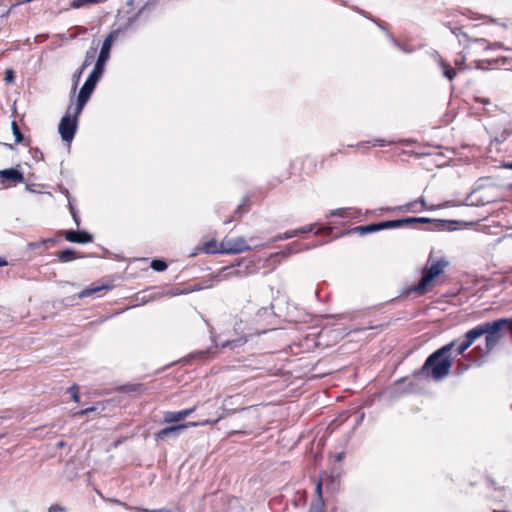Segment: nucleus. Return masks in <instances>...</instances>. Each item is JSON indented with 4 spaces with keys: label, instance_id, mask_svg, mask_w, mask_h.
<instances>
[{
    "label": "nucleus",
    "instance_id": "1",
    "mask_svg": "<svg viewBox=\"0 0 512 512\" xmlns=\"http://www.w3.org/2000/svg\"><path fill=\"white\" fill-rule=\"evenodd\" d=\"M458 340H453L432 352L423 363L422 367L413 373V377L431 378L439 381L445 378L453 365L451 351L456 346Z\"/></svg>",
    "mask_w": 512,
    "mask_h": 512
},
{
    "label": "nucleus",
    "instance_id": "2",
    "mask_svg": "<svg viewBox=\"0 0 512 512\" xmlns=\"http://www.w3.org/2000/svg\"><path fill=\"white\" fill-rule=\"evenodd\" d=\"M448 265L449 262L446 259L441 258L434 261L430 254L427 264L421 271V278L419 282L406 289L405 294L407 296L411 293H416L419 296L424 295L428 290V286L444 272Z\"/></svg>",
    "mask_w": 512,
    "mask_h": 512
},
{
    "label": "nucleus",
    "instance_id": "3",
    "mask_svg": "<svg viewBox=\"0 0 512 512\" xmlns=\"http://www.w3.org/2000/svg\"><path fill=\"white\" fill-rule=\"evenodd\" d=\"M507 325H512V318H499L476 326L479 334L485 335V353H489L495 348Z\"/></svg>",
    "mask_w": 512,
    "mask_h": 512
},
{
    "label": "nucleus",
    "instance_id": "4",
    "mask_svg": "<svg viewBox=\"0 0 512 512\" xmlns=\"http://www.w3.org/2000/svg\"><path fill=\"white\" fill-rule=\"evenodd\" d=\"M109 40H104L99 52V55L97 57V60L95 62L94 68L90 72L89 76L87 77L86 81L84 82L83 86L84 88H87L94 92L97 83L102 78L104 71H105V65L108 62L110 58L111 48L112 46L109 45Z\"/></svg>",
    "mask_w": 512,
    "mask_h": 512
},
{
    "label": "nucleus",
    "instance_id": "5",
    "mask_svg": "<svg viewBox=\"0 0 512 512\" xmlns=\"http://www.w3.org/2000/svg\"><path fill=\"white\" fill-rule=\"evenodd\" d=\"M150 3L146 2L137 12L130 14L127 18L119 24V26L112 30L104 40H109V45L112 46L113 42L118 38L120 34L127 32H135L138 28L137 22L141 16H143L147 10H149Z\"/></svg>",
    "mask_w": 512,
    "mask_h": 512
},
{
    "label": "nucleus",
    "instance_id": "6",
    "mask_svg": "<svg viewBox=\"0 0 512 512\" xmlns=\"http://www.w3.org/2000/svg\"><path fill=\"white\" fill-rule=\"evenodd\" d=\"M400 227H414L415 224H427L428 226L425 230L428 231H443L447 228L448 225L456 224L457 221L454 220H442V219H432L428 217H415L408 216L399 219Z\"/></svg>",
    "mask_w": 512,
    "mask_h": 512
},
{
    "label": "nucleus",
    "instance_id": "7",
    "mask_svg": "<svg viewBox=\"0 0 512 512\" xmlns=\"http://www.w3.org/2000/svg\"><path fill=\"white\" fill-rule=\"evenodd\" d=\"M71 109L72 105H69L66 114L61 118L58 125V132L65 142H71L74 139L78 128V119L72 116Z\"/></svg>",
    "mask_w": 512,
    "mask_h": 512
},
{
    "label": "nucleus",
    "instance_id": "8",
    "mask_svg": "<svg viewBox=\"0 0 512 512\" xmlns=\"http://www.w3.org/2000/svg\"><path fill=\"white\" fill-rule=\"evenodd\" d=\"M250 246L247 244L244 238L236 239H223L220 243L219 254H237L247 250H250Z\"/></svg>",
    "mask_w": 512,
    "mask_h": 512
},
{
    "label": "nucleus",
    "instance_id": "9",
    "mask_svg": "<svg viewBox=\"0 0 512 512\" xmlns=\"http://www.w3.org/2000/svg\"><path fill=\"white\" fill-rule=\"evenodd\" d=\"M245 263L246 261L242 259L236 264L225 266L219 270L218 276L220 279H228L231 277H241L247 275L251 261H249L248 264Z\"/></svg>",
    "mask_w": 512,
    "mask_h": 512
},
{
    "label": "nucleus",
    "instance_id": "10",
    "mask_svg": "<svg viewBox=\"0 0 512 512\" xmlns=\"http://www.w3.org/2000/svg\"><path fill=\"white\" fill-rule=\"evenodd\" d=\"M71 243L87 244L93 242V235L86 230H62L59 232Z\"/></svg>",
    "mask_w": 512,
    "mask_h": 512
},
{
    "label": "nucleus",
    "instance_id": "11",
    "mask_svg": "<svg viewBox=\"0 0 512 512\" xmlns=\"http://www.w3.org/2000/svg\"><path fill=\"white\" fill-rule=\"evenodd\" d=\"M444 25L451 31L452 34H454L459 39L460 43H462V39H463L464 41H473L481 46H484L485 49H488V46H490V42L484 38H474V39L470 38L467 35V33H465L463 31L462 26H457L456 24H453L450 21L445 22Z\"/></svg>",
    "mask_w": 512,
    "mask_h": 512
},
{
    "label": "nucleus",
    "instance_id": "12",
    "mask_svg": "<svg viewBox=\"0 0 512 512\" xmlns=\"http://www.w3.org/2000/svg\"><path fill=\"white\" fill-rule=\"evenodd\" d=\"M0 178L3 183H11L13 185L23 183L25 181L24 174L20 166L0 170Z\"/></svg>",
    "mask_w": 512,
    "mask_h": 512
},
{
    "label": "nucleus",
    "instance_id": "13",
    "mask_svg": "<svg viewBox=\"0 0 512 512\" xmlns=\"http://www.w3.org/2000/svg\"><path fill=\"white\" fill-rule=\"evenodd\" d=\"M184 430H186V425L173 424L156 432L154 438L156 441L167 438L176 439Z\"/></svg>",
    "mask_w": 512,
    "mask_h": 512
},
{
    "label": "nucleus",
    "instance_id": "14",
    "mask_svg": "<svg viewBox=\"0 0 512 512\" xmlns=\"http://www.w3.org/2000/svg\"><path fill=\"white\" fill-rule=\"evenodd\" d=\"M196 407H191L179 411H165L163 414V422L164 423H174L181 424L180 421L184 420L186 417L190 416Z\"/></svg>",
    "mask_w": 512,
    "mask_h": 512
},
{
    "label": "nucleus",
    "instance_id": "15",
    "mask_svg": "<svg viewBox=\"0 0 512 512\" xmlns=\"http://www.w3.org/2000/svg\"><path fill=\"white\" fill-rule=\"evenodd\" d=\"M481 335L479 334L476 327L468 330L463 337V340L456 347V353L458 355L463 354Z\"/></svg>",
    "mask_w": 512,
    "mask_h": 512
},
{
    "label": "nucleus",
    "instance_id": "16",
    "mask_svg": "<svg viewBox=\"0 0 512 512\" xmlns=\"http://www.w3.org/2000/svg\"><path fill=\"white\" fill-rule=\"evenodd\" d=\"M92 94H93V91H91L87 88L81 87V89L78 93V96H77L75 107H74V113L72 114L73 117H76V119H78L79 115L82 113L85 105L91 98Z\"/></svg>",
    "mask_w": 512,
    "mask_h": 512
},
{
    "label": "nucleus",
    "instance_id": "17",
    "mask_svg": "<svg viewBox=\"0 0 512 512\" xmlns=\"http://www.w3.org/2000/svg\"><path fill=\"white\" fill-rule=\"evenodd\" d=\"M381 211L386 213H395V212H401V213H419L421 212V209L417 206V202L415 200L410 201L406 204L395 206V207H386L382 208Z\"/></svg>",
    "mask_w": 512,
    "mask_h": 512
},
{
    "label": "nucleus",
    "instance_id": "18",
    "mask_svg": "<svg viewBox=\"0 0 512 512\" xmlns=\"http://www.w3.org/2000/svg\"><path fill=\"white\" fill-rule=\"evenodd\" d=\"M56 256L61 263L71 262L73 260L84 257L82 254L78 253L75 249L70 247L58 251Z\"/></svg>",
    "mask_w": 512,
    "mask_h": 512
},
{
    "label": "nucleus",
    "instance_id": "19",
    "mask_svg": "<svg viewBox=\"0 0 512 512\" xmlns=\"http://www.w3.org/2000/svg\"><path fill=\"white\" fill-rule=\"evenodd\" d=\"M375 232H377V227H376V223L373 222V223H369L367 225H361V226L354 227V228L342 233L341 235L357 233V234L363 236V235L375 233Z\"/></svg>",
    "mask_w": 512,
    "mask_h": 512
},
{
    "label": "nucleus",
    "instance_id": "20",
    "mask_svg": "<svg viewBox=\"0 0 512 512\" xmlns=\"http://www.w3.org/2000/svg\"><path fill=\"white\" fill-rule=\"evenodd\" d=\"M111 288H112V285H109V284L92 285L90 287H87V288L83 289L79 293V298L83 299V298L89 297L91 295H94V294H96V293H98L100 291L110 290Z\"/></svg>",
    "mask_w": 512,
    "mask_h": 512
},
{
    "label": "nucleus",
    "instance_id": "21",
    "mask_svg": "<svg viewBox=\"0 0 512 512\" xmlns=\"http://www.w3.org/2000/svg\"><path fill=\"white\" fill-rule=\"evenodd\" d=\"M386 37L395 48L399 49L400 51H402L406 54H410L415 51V49L413 47L408 46V45L403 44L400 41H398L390 32H386Z\"/></svg>",
    "mask_w": 512,
    "mask_h": 512
},
{
    "label": "nucleus",
    "instance_id": "22",
    "mask_svg": "<svg viewBox=\"0 0 512 512\" xmlns=\"http://www.w3.org/2000/svg\"><path fill=\"white\" fill-rule=\"evenodd\" d=\"M65 194H66V197L68 200V209L72 216L73 222L75 223V225L77 227H79L81 225V219L78 215V211H77L76 207L73 204L74 199L71 197V195L69 194V191L67 189H65Z\"/></svg>",
    "mask_w": 512,
    "mask_h": 512
},
{
    "label": "nucleus",
    "instance_id": "23",
    "mask_svg": "<svg viewBox=\"0 0 512 512\" xmlns=\"http://www.w3.org/2000/svg\"><path fill=\"white\" fill-rule=\"evenodd\" d=\"M106 1L107 0H72L69 4V8L80 9L88 5H96Z\"/></svg>",
    "mask_w": 512,
    "mask_h": 512
},
{
    "label": "nucleus",
    "instance_id": "24",
    "mask_svg": "<svg viewBox=\"0 0 512 512\" xmlns=\"http://www.w3.org/2000/svg\"><path fill=\"white\" fill-rule=\"evenodd\" d=\"M246 342H247L246 337H238L236 339L227 340V341L223 342L221 344V348H223V349L229 348V349L233 350V349L243 346Z\"/></svg>",
    "mask_w": 512,
    "mask_h": 512
},
{
    "label": "nucleus",
    "instance_id": "25",
    "mask_svg": "<svg viewBox=\"0 0 512 512\" xmlns=\"http://www.w3.org/2000/svg\"><path fill=\"white\" fill-rule=\"evenodd\" d=\"M145 390H146L145 386L141 383H133V384L128 383V384H124L120 387V391L125 392V393H132V392L141 393Z\"/></svg>",
    "mask_w": 512,
    "mask_h": 512
},
{
    "label": "nucleus",
    "instance_id": "26",
    "mask_svg": "<svg viewBox=\"0 0 512 512\" xmlns=\"http://www.w3.org/2000/svg\"><path fill=\"white\" fill-rule=\"evenodd\" d=\"M309 249V247H305V248H299V243L298 242H293L289 245H287L281 252L280 254H282L284 257H288L292 254H295L301 250H307Z\"/></svg>",
    "mask_w": 512,
    "mask_h": 512
},
{
    "label": "nucleus",
    "instance_id": "27",
    "mask_svg": "<svg viewBox=\"0 0 512 512\" xmlns=\"http://www.w3.org/2000/svg\"><path fill=\"white\" fill-rule=\"evenodd\" d=\"M415 202H417V206L419 207V209H421V212L424 211V210H429V211H433V210H437V209H440L444 206H448V203L447 204H444V205H427L426 203V200L423 196L417 198L415 200Z\"/></svg>",
    "mask_w": 512,
    "mask_h": 512
},
{
    "label": "nucleus",
    "instance_id": "28",
    "mask_svg": "<svg viewBox=\"0 0 512 512\" xmlns=\"http://www.w3.org/2000/svg\"><path fill=\"white\" fill-rule=\"evenodd\" d=\"M231 400H232V397L228 398V399H225L224 402H223V406H222V414L219 416V419H222L224 417H227L231 414H234L238 411H242V410H246L247 408H241V409H232V408H229L228 406L231 404Z\"/></svg>",
    "mask_w": 512,
    "mask_h": 512
},
{
    "label": "nucleus",
    "instance_id": "29",
    "mask_svg": "<svg viewBox=\"0 0 512 512\" xmlns=\"http://www.w3.org/2000/svg\"><path fill=\"white\" fill-rule=\"evenodd\" d=\"M440 65L443 69V76L452 81L457 75L456 70L451 65L445 63L443 60L440 61Z\"/></svg>",
    "mask_w": 512,
    "mask_h": 512
},
{
    "label": "nucleus",
    "instance_id": "30",
    "mask_svg": "<svg viewBox=\"0 0 512 512\" xmlns=\"http://www.w3.org/2000/svg\"><path fill=\"white\" fill-rule=\"evenodd\" d=\"M11 130L17 144L23 143L25 141V136L21 132L20 127L15 120L11 122Z\"/></svg>",
    "mask_w": 512,
    "mask_h": 512
},
{
    "label": "nucleus",
    "instance_id": "31",
    "mask_svg": "<svg viewBox=\"0 0 512 512\" xmlns=\"http://www.w3.org/2000/svg\"><path fill=\"white\" fill-rule=\"evenodd\" d=\"M220 244L216 242V240L212 239L207 241L203 246V251L207 254H216L219 253Z\"/></svg>",
    "mask_w": 512,
    "mask_h": 512
},
{
    "label": "nucleus",
    "instance_id": "32",
    "mask_svg": "<svg viewBox=\"0 0 512 512\" xmlns=\"http://www.w3.org/2000/svg\"><path fill=\"white\" fill-rule=\"evenodd\" d=\"M95 55H96V48L91 47L89 50H87L85 59H84L82 65L80 66L81 70H85L88 66H90L92 64V62L95 59Z\"/></svg>",
    "mask_w": 512,
    "mask_h": 512
},
{
    "label": "nucleus",
    "instance_id": "33",
    "mask_svg": "<svg viewBox=\"0 0 512 512\" xmlns=\"http://www.w3.org/2000/svg\"><path fill=\"white\" fill-rule=\"evenodd\" d=\"M150 267L156 272H163L167 269L168 264L164 259L156 258L151 261Z\"/></svg>",
    "mask_w": 512,
    "mask_h": 512
},
{
    "label": "nucleus",
    "instance_id": "34",
    "mask_svg": "<svg viewBox=\"0 0 512 512\" xmlns=\"http://www.w3.org/2000/svg\"><path fill=\"white\" fill-rule=\"evenodd\" d=\"M298 235V231H294V230H290V231H286L282 234H278L276 236H274L271 241L272 242H277V241H282V240H287V239H291L293 237H296Z\"/></svg>",
    "mask_w": 512,
    "mask_h": 512
},
{
    "label": "nucleus",
    "instance_id": "35",
    "mask_svg": "<svg viewBox=\"0 0 512 512\" xmlns=\"http://www.w3.org/2000/svg\"><path fill=\"white\" fill-rule=\"evenodd\" d=\"M350 208H339V209H335V210H331L329 212V214L327 215V217H333V216H337V217H341V218H347L350 216Z\"/></svg>",
    "mask_w": 512,
    "mask_h": 512
},
{
    "label": "nucleus",
    "instance_id": "36",
    "mask_svg": "<svg viewBox=\"0 0 512 512\" xmlns=\"http://www.w3.org/2000/svg\"><path fill=\"white\" fill-rule=\"evenodd\" d=\"M67 393L71 395V398L75 403L80 402V395H79V391H78V386L76 384L68 387Z\"/></svg>",
    "mask_w": 512,
    "mask_h": 512
},
{
    "label": "nucleus",
    "instance_id": "37",
    "mask_svg": "<svg viewBox=\"0 0 512 512\" xmlns=\"http://www.w3.org/2000/svg\"><path fill=\"white\" fill-rule=\"evenodd\" d=\"M351 9L353 11H355L356 13L360 14L361 16L365 17L366 19L372 21L373 23L375 22V20L377 18H375L374 16H372V14H370L369 12L357 7V6H352Z\"/></svg>",
    "mask_w": 512,
    "mask_h": 512
},
{
    "label": "nucleus",
    "instance_id": "38",
    "mask_svg": "<svg viewBox=\"0 0 512 512\" xmlns=\"http://www.w3.org/2000/svg\"><path fill=\"white\" fill-rule=\"evenodd\" d=\"M512 134V129H504L501 134L495 138V141L498 143H502L508 139V137Z\"/></svg>",
    "mask_w": 512,
    "mask_h": 512
},
{
    "label": "nucleus",
    "instance_id": "39",
    "mask_svg": "<svg viewBox=\"0 0 512 512\" xmlns=\"http://www.w3.org/2000/svg\"><path fill=\"white\" fill-rule=\"evenodd\" d=\"M4 80L6 83L11 84L15 81V72L13 69H6Z\"/></svg>",
    "mask_w": 512,
    "mask_h": 512
},
{
    "label": "nucleus",
    "instance_id": "40",
    "mask_svg": "<svg viewBox=\"0 0 512 512\" xmlns=\"http://www.w3.org/2000/svg\"><path fill=\"white\" fill-rule=\"evenodd\" d=\"M248 202V198H244L243 201L237 206L234 214L235 215H241L243 213H246L248 210L247 209H244V206L246 205V203ZM234 218L236 219V216H234Z\"/></svg>",
    "mask_w": 512,
    "mask_h": 512
},
{
    "label": "nucleus",
    "instance_id": "41",
    "mask_svg": "<svg viewBox=\"0 0 512 512\" xmlns=\"http://www.w3.org/2000/svg\"><path fill=\"white\" fill-rule=\"evenodd\" d=\"M136 512H173L169 508H158V509H147V508H135Z\"/></svg>",
    "mask_w": 512,
    "mask_h": 512
},
{
    "label": "nucleus",
    "instance_id": "42",
    "mask_svg": "<svg viewBox=\"0 0 512 512\" xmlns=\"http://www.w3.org/2000/svg\"><path fill=\"white\" fill-rule=\"evenodd\" d=\"M331 233H332V228L325 224H322L315 232L316 235H319V234L330 235Z\"/></svg>",
    "mask_w": 512,
    "mask_h": 512
},
{
    "label": "nucleus",
    "instance_id": "43",
    "mask_svg": "<svg viewBox=\"0 0 512 512\" xmlns=\"http://www.w3.org/2000/svg\"><path fill=\"white\" fill-rule=\"evenodd\" d=\"M95 410H96V408L94 406H91V407L81 409V410L75 412L74 416L84 417V416H87L89 413L94 412Z\"/></svg>",
    "mask_w": 512,
    "mask_h": 512
},
{
    "label": "nucleus",
    "instance_id": "44",
    "mask_svg": "<svg viewBox=\"0 0 512 512\" xmlns=\"http://www.w3.org/2000/svg\"><path fill=\"white\" fill-rule=\"evenodd\" d=\"M83 71H84V70H81V67H79V69L74 73V75H73V79H72V80H73V83H74V85H73V91H75V90H76L77 85H78V82H79V80H80V78H81V75H82Z\"/></svg>",
    "mask_w": 512,
    "mask_h": 512
},
{
    "label": "nucleus",
    "instance_id": "45",
    "mask_svg": "<svg viewBox=\"0 0 512 512\" xmlns=\"http://www.w3.org/2000/svg\"><path fill=\"white\" fill-rule=\"evenodd\" d=\"M315 226H316V224H308V225H305L298 229H294V231H298V235L301 233H308V232H312Z\"/></svg>",
    "mask_w": 512,
    "mask_h": 512
},
{
    "label": "nucleus",
    "instance_id": "46",
    "mask_svg": "<svg viewBox=\"0 0 512 512\" xmlns=\"http://www.w3.org/2000/svg\"><path fill=\"white\" fill-rule=\"evenodd\" d=\"M375 223H376V227H377V232L385 230V229H390V225L388 223V220H384V221H380V222H375Z\"/></svg>",
    "mask_w": 512,
    "mask_h": 512
},
{
    "label": "nucleus",
    "instance_id": "47",
    "mask_svg": "<svg viewBox=\"0 0 512 512\" xmlns=\"http://www.w3.org/2000/svg\"><path fill=\"white\" fill-rule=\"evenodd\" d=\"M110 502L123 506L127 510H135L136 507L129 506L127 503L122 502L118 499H110Z\"/></svg>",
    "mask_w": 512,
    "mask_h": 512
},
{
    "label": "nucleus",
    "instance_id": "48",
    "mask_svg": "<svg viewBox=\"0 0 512 512\" xmlns=\"http://www.w3.org/2000/svg\"><path fill=\"white\" fill-rule=\"evenodd\" d=\"M271 313H272V308L271 307H264V308H261L258 311L257 315L262 318V317H264V316H266L268 314H271Z\"/></svg>",
    "mask_w": 512,
    "mask_h": 512
},
{
    "label": "nucleus",
    "instance_id": "49",
    "mask_svg": "<svg viewBox=\"0 0 512 512\" xmlns=\"http://www.w3.org/2000/svg\"><path fill=\"white\" fill-rule=\"evenodd\" d=\"M374 23H375V24L378 26V28H379L381 31H383L385 34H386V32H389V31L387 30V26H386V24H385L383 21H381V20H379V19L377 18V19L375 20V22H374Z\"/></svg>",
    "mask_w": 512,
    "mask_h": 512
},
{
    "label": "nucleus",
    "instance_id": "50",
    "mask_svg": "<svg viewBox=\"0 0 512 512\" xmlns=\"http://www.w3.org/2000/svg\"><path fill=\"white\" fill-rule=\"evenodd\" d=\"M49 512H65L66 508L59 505H51L48 509Z\"/></svg>",
    "mask_w": 512,
    "mask_h": 512
},
{
    "label": "nucleus",
    "instance_id": "51",
    "mask_svg": "<svg viewBox=\"0 0 512 512\" xmlns=\"http://www.w3.org/2000/svg\"><path fill=\"white\" fill-rule=\"evenodd\" d=\"M388 223L390 225V229H397V228H401L400 227V222H399V219H391V220H388Z\"/></svg>",
    "mask_w": 512,
    "mask_h": 512
},
{
    "label": "nucleus",
    "instance_id": "52",
    "mask_svg": "<svg viewBox=\"0 0 512 512\" xmlns=\"http://www.w3.org/2000/svg\"><path fill=\"white\" fill-rule=\"evenodd\" d=\"M207 423H208V421H205V422H187V423H182L181 425H186V429H187L189 427H197V426H200V425H205Z\"/></svg>",
    "mask_w": 512,
    "mask_h": 512
},
{
    "label": "nucleus",
    "instance_id": "53",
    "mask_svg": "<svg viewBox=\"0 0 512 512\" xmlns=\"http://www.w3.org/2000/svg\"><path fill=\"white\" fill-rule=\"evenodd\" d=\"M365 418V413L360 411L358 414H357V418H356V423H355V427L359 426L363 420Z\"/></svg>",
    "mask_w": 512,
    "mask_h": 512
},
{
    "label": "nucleus",
    "instance_id": "54",
    "mask_svg": "<svg viewBox=\"0 0 512 512\" xmlns=\"http://www.w3.org/2000/svg\"><path fill=\"white\" fill-rule=\"evenodd\" d=\"M374 142H375L376 144L380 145V146H384L386 143H387V144H392V143H393V141H386V140H385V139H383V138H375V139H374Z\"/></svg>",
    "mask_w": 512,
    "mask_h": 512
},
{
    "label": "nucleus",
    "instance_id": "55",
    "mask_svg": "<svg viewBox=\"0 0 512 512\" xmlns=\"http://www.w3.org/2000/svg\"><path fill=\"white\" fill-rule=\"evenodd\" d=\"M492 512H512V509L505 505L504 507L501 508H493Z\"/></svg>",
    "mask_w": 512,
    "mask_h": 512
},
{
    "label": "nucleus",
    "instance_id": "56",
    "mask_svg": "<svg viewBox=\"0 0 512 512\" xmlns=\"http://www.w3.org/2000/svg\"><path fill=\"white\" fill-rule=\"evenodd\" d=\"M315 492L316 494L321 497L322 496V481L319 480L316 484V487H315Z\"/></svg>",
    "mask_w": 512,
    "mask_h": 512
},
{
    "label": "nucleus",
    "instance_id": "57",
    "mask_svg": "<svg viewBox=\"0 0 512 512\" xmlns=\"http://www.w3.org/2000/svg\"><path fill=\"white\" fill-rule=\"evenodd\" d=\"M501 48H503V44L500 42L490 43V46H488V49H501Z\"/></svg>",
    "mask_w": 512,
    "mask_h": 512
},
{
    "label": "nucleus",
    "instance_id": "58",
    "mask_svg": "<svg viewBox=\"0 0 512 512\" xmlns=\"http://www.w3.org/2000/svg\"><path fill=\"white\" fill-rule=\"evenodd\" d=\"M486 62L487 63H492V62H495V61L494 60H492V61H490V60H479V61L476 62V68L477 69H484L482 65H483V63H486Z\"/></svg>",
    "mask_w": 512,
    "mask_h": 512
},
{
    "label": "nucleus",
    "instance_id": "59",
    "mask_svg": "<svg viewBox=\"0 0 512 512\" xmlns=\"http://www.w3.org/2000/svg\"><path fill=\"white\" fill-rule=\"evenodd\" d=\"M368 143V141H361L357 143L356 145H348L349 148H364V146Z\"/></svg>",
    "mask_w": 512,
    "mask_h": 512
},
{
    "label": "nucleus",
    "instance_id": "60",
    "mask_svg": "<svg viewBox=\"0 0 512 512\" xmlns=\"http://www.w3.org/2000/svg\"><path fill=\"white\" fill-rule=\"evenodd\" d=\"M476 101H477V102H480V103H482V104H485V105L490 103V100H489L488 98H481V97H477V98H476Z\"/></svg>",
    "mask_w": 512,
    "mask_h": 512
},
{
    "label": "nucleus",
    "instance_id": "61",
    "mask_svg": "<svg viewBox=\"0 0 512 512\" xmlns=\"http://www.w3.org/2000/svg\"><path fill=\"white\" fill-rule=\"evenodd\" d=\"M26 190L31 192V193H35L36 190L34 189V184H27L26 185Z\"/></svg>",
    "mask_w": 512,
    "mask_h": 512
},
{
    "label": "nucleus",
    "instance_id": "62",
    "mask_svg": "<svg viewBox=\"0 0 512 512\" xmlns=\"http://www.w3.org/2000/svg\"><path fill=\"white\" fill-rule=\"evenodd\" d=\"M49 242H56V239L55 238H47V239H43L41 241V244H46V243H49Z\"/></svg>",
    "mask_w": 512,
    "mask_h": 512
},
{
    "label": "nucleus",
    "instance_id": "63",
    "mask_svg": "<svg viewBox=\"0 0 512 512\" xmlns=\"http://www.w3.org/2000/svg\"><path fill=\"white\" fill-rule=\"evenodd\" d=\"M8 265V262L6 259L0 257V267H4V266H7Z\"/></svg>",
    "mask_w": 512,
    "mask_h": 512
},
{
    "label": "nucleus",
    "instance_id": "64",
    "mask_svg": "<svg viewBox=\"0 0 512 512\" xmlns=\"http://www.w3.org/2000/svg\"><path fill=\"white\" fill-rule=\"evenodd\" d=\"M343 458H344V453H342V452L336 455V461L337 462L342 461Z\"/></svg>",
    "mask_w": 512,
    "mask_h": 512
}]
</instances>
